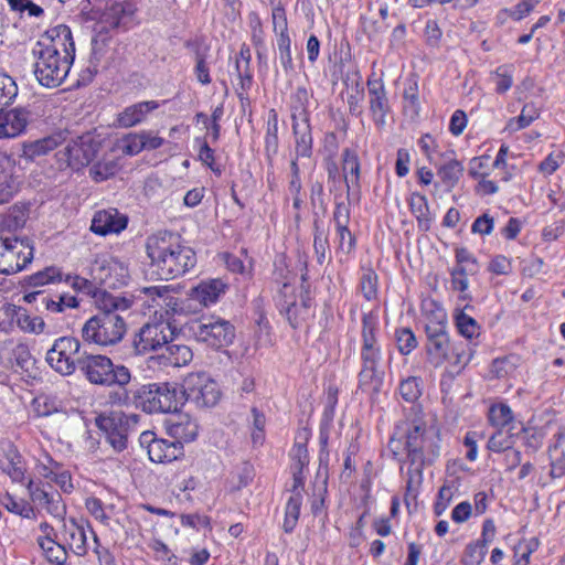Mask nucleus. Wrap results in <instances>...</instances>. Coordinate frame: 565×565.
Listing matches in <instances>:
<instances>
[{
  "label": "nucleus",
  "instance_id": "nucleus-54",
  "mask_svg": "<svg viewBox=\"0 0 565 565\" xmlns=\"http://www.w3.org/2000/svg\"><path fill=\"white\" fill-rule=\"evenodd\" d=\"M4 505L10 512L22 518L34 519L36 516L33 507L23 499L17 500L13 497L8 495Z\"/></svg>",
  "mask_w": 565,
  "mask_h": 565
},
{
  "label": "nucleus",
  "instance_id": "nucleus-13",
  "mask_svg": "<svg viewBox=\"0 0 565 565\" xmlns=\"http://www.w3.org/2000/svg\"><path fill=\"white\" fill-rule=\"evenodd\" d=\"M81 343L73 337H61L56 339L46 353V362L57 373L71 375L78 369L77 361L84 354L79 353Z\"/></svg>",
  "mask_w": 565,
  "mask_h": 565
},
{
  "label": "nucleus",
  "instance_id": "nucleus-33",
  "mask_svg": "<svg viewBox=\"0 0 565 565\" xmlns=\"http://www.w3.org/2000/svg\"><path fill=\"white\" fill-rule=\"evenodd\" d=\"M342 170L348 190H350V184H359L360 161L356 152L350 148L342 151Z\"/></svg>",
  "mask_w": 565,
  "mask_h": 565
},
{
  "label": "nucleus",
  "instance_id": "nucleus-22",
  "mask_svg": "<svg viewBox=\"0 0 565 565\" xmlns=\"http://www.w3.org/2000/svg\"><path fill=\"white\" fill-rule=\"evenodd\" d=\"M423 312L426 337L448 331L447 313L441 306L434 300H426L423 302Z\"/></svg>",
  "mask_w": 565,
  "mask_h": 565
},
{
  "label": "nucleus",
  "instance_id": "nucleus-40",
  "mask_svg": "<svg viewBox=\"0 0 565 565\" xmlns=\"http://www.w3.org/2000/svg\"><path fill=\"white\" fill-rule=\"evenodd\" d=\"M301 504H302V494L296 493L295 495L289 497V499L287 501V505H286L285 520H284L285 532L290 533L296 527L299 515H300Z\"/></svg>",
  "mask_w": 565,
  "mask_h": 565
},
{
  "label": "nucleus",
  "instance_id": "nucleus-56",
  "mask_svg": "<svg viewBox=\"0 0 565 565\" xmlns=\"http://www.w3.org/2000/svg\"><path fill=\"white\" fill-rule=\"evenodd\" d=\"M396 342L402 354L411 353L417 347V340L408 328L396 330Z\"/></svg>",
  "mask_w": 565,
  "mask_h": 565
},
{
  "label": "nucleus",
  "instance_id": "nucleus-38",
  "mask_svg": "<svg viewBox=\"0 0 565 565\" xmlns=\"http://www.w3.org/2000/svg\"><path fill=\"white\" fill-rule=\"evenodd\" d=\"M119 170L118 162L113 158H103L89 169V174L96 182H103L114 177Z\"/></svg>",
  "mask_w": 565,
  "mask_h": 565
},
{
  "label": "nucleus",
  "instance_id": "nucleus-11",
  "mask_svg": "<svg viewBox=\"0 0 565 565\" xmlns=\"http://www.w3.org/2000/svg\"><path fill=\"white\" fill-rule=\"evenodd\" d=\"M183 403H193L199 408L213 407L221 397V391L206 373H191L181 388Z\"/></svg>",
  "mask_w": 565,
  "mask_h": 565
},
{
  "label": "nucleus",
  "instance_id": "nucleus-39",
  "mask_svg": "<svg viewBox=\"0 0 565 565\" xmlns=\"http://www.w3.org/2000/svg\"><path fill=\"white\" fill-rule=\"evenodd\" d=\"M278 115L275 109H270L267 120V131L265 137V149L268 157L278 151Z\"/></svg>",
  "mask_w": 565,
  "mask_h": 565
},
{
  "label": "nucleus",
  "instance_id": "nucleus-16",
  "mask_svg": "<svg viewBox=\"0 0 565 565\" xmlns=\"http://www.w3.org/2000/svg\"><path fill=\"white\" fill-rule=\"evenodd\" d=\"M36 46V50L41 52L66 57L70 61L75 58V43L72 31L65 24H58L45 31Z\"/></svg>",
  "mask_w": 565,
  "mask_h": 565
},
{
  "label": "nucleus",
  "instance_id": "nucleus-32",
  "mask_svg": "<svg viewBox=\"0 0 565 565\" xmlns=\"http://www.w3.org/2000/svg\"><path fill=\"white\" fill-rule=\"evenodd\" d=\"M7 311L13 315L21 330L32 333L43 332L45 322L41 317H31L25 309L15 306H9Z\"/></svg>",
  "mask_w": 565,
  "mask_h": 565
},
{
  "label": "nucleus",
  "instance_id": "nucleus-44",
  "mask_svg": "<svg viewBox=\"0 0 565 565\" xmlns=\"http://www.w3.org/2000/svg\"><path fill=\"white\" fill-rule=\"evenodd\" d=\"M169 291L170 288L168 286H150L137 289L135 297L143 300L148 307H153L159 305L158 300L163 298Z\"/></svg>",
  "mask_w": 565,
  "mask_h": 565
},
{
  "label": "nucleus",
  "instance_id": "nucleus-26",
  "mask_svg": "<svg viewBox=\"0 0 565 565\" xmlns=\"http://www.w3.org/2000/svg\"><path fill=\"white\" fill-rule=\"evenodd\" d=\"M159 104L156 100L141 102L126 107L117 117L120 127L129 128L141 122L146 116L157 109Z\"/></svg>",
  "mask_w": 565,
  "mask_h": 565
},
{
  "label": "nucleus",
  "instance_id": "nucleus-18",
  "mask_svg": "<svg viewBox=\"0 0 565 565\" xmlns=\"http://www.w3.org/2000/svg\"><path fill=\"white\" fill-rule=\"evenodd\" d=\"M370 111L376 126H384L390 103L384 83L380 78L367 79Z\"/></svg>",
  "mask_w": 565,
  "mask_h": 565
},
{
  "label": "nucleus",
  "instance_id": "nucleus-46",
  "mask_svg": "<svg viewBox=\"0 0 565 565\" xmlns=\"http://www.w3.org/2000/svg\"><path fill=\"white\" fill-rule=\"evenodd\" d=\"M379 317L375 311L363 313L362 317V344L377 343L375 332L377 330Z\"/></svg>",
  "mask_w": 565,
  "mask_h": 565
},
{
  "label": "nucleus",
  "instance_id": "nucleus-50",
  "mask_svg": "<svg viewBox=\"0 0 565 565\" xmlns=\"http://www.w3.org/2000/svg\"><path fill=\"white\" fill-rule=\"evenodd\" d=\"M299 438H302L303 443L296 441L290 455L295 460L292 468H299V470H302L309 463V455L306 445L308 440V431L305 429Z\"/></svg>",
  "mask_w": 565,
  "mask_h": 565
},
{
  "label": "nucleus",
  "instance_id": "nucleus-48",
  "mask_svg": "<svg viewBox=\"0 0 565 565\" xmlns=\"http://www.w3.org/2000/svg\"><path fill=\"white\" fill-rule=\"evenodd\" d=\"M456 326L459 333L467 339H472L479 335V324L472 317L468 316L463 311L456 315Z\"/></svg>",
  "mask_w": 565,
  "mask_h": 565
},
{
  "label": "nucleus",
  "instance_id": "nucleus-2",
  "mask_svg": "<svg viewBox=\"0 0 565 565\" xmlns=\"http://www.w3.org/2000/svg\"><path fill=\"white\" fill-rule=\"evenodd\" d=\"M132 306V300L103 290L96 298L97 312L82 327L84 342L99 347L118 344L127 333V322L121 312Z\"/></svg>",
  "mask_w": 565,
  "mask_h": 565
},
{
  "label": "nucleus",
  "instance_id": "nucleus-59",
  "mask_svg": "<svg viewBox=\"0 0 565 565\" xmlns=\"http://www.w3.org/2000/svg\"><path fill=\"white\" fill-rule=\"evenodd\" d=\"M399 393L406 402H415L420 396L419 380L414 376L403 380L399 384Z\"/></svg>",
  "mask_w": 565,
  "mask_h": 565
},
{
  "label": "nucleus",
  "instance_id": "nucleus-61",
  "mask_svg": "<svg viewBox=\"0 0 565 565\" xmlns=\"http://www.w3.org/2000/svg\"><path fill=\"white\" fill-rule=\"evenodd\" d=\"M362 365L379 366L381 360V350L377 343L362 344L361 348Z\"/></svg>",
  "mask_w": 565,
  "mask_h": 565
},
{
  "label": "nucleus",
  "instance_id": "nucleus-30",
  "mask_svg": "<svg viewBox=\"0 0 565 565\" xmlns=\"http://www.w3.org/2000/svg\"><path fill=\"white\" fill-rule=\"evenodd\" d=\"M488 449L494 452L508 451L507 456L513 463H520L521 461V452L511 449L509 429L499 428L493 433L488 441Z\"/></svg>",
  "mask_w": 565,
  "mask_h": 565
},
{
  "label": "nucleus",
  "instance_id": "nucleus-51",
  "mask_svg": "<svg viewBox=\"0 0 565 565\" xmlns=\"http://www.w3.org/2000/svg\"><path fill=\"white\" fill-rule=\"evenodd\" d=\"M18 95V86L14 79L3 73H0V105H9Z\"/></svg>",
  "mask_w": 565,
  "mask_h": 565
},
{
  "label": "nucleus",
  "instance_id": "nucleus-64",
  "mask_svg": "<svg viewBox=\"0 0 565 565\" xmlns=\"http://www.w3.org/2000/svg\"><path fill=\"white\" fill-rule=\"evenodd\" d=\"M491 79L495 84V90L499 94L505 93L512 85V77L505 66L498 67Z\"/></svg>",
  "mask_w": 565,
  "mask_h": 565
},
{
  "label": "nucleus",
  "instance_id": "nucleus-15",
  "mask_svg": "<svg viewBox=\"0 0 565 565\" xmlns=\"http://www.w3.org/2000/svg\"><path fill=\"white\" fill-rule=\"evenodd\" d=\"M102 147V142L90 132L84 134L76 139L71 140L64 150L57 152L60 161H64L67 167L79 170L88 166Z\"/></svg>",
  "mask_w": 565,
  "mask_h": 565
},
{
  "label": "nucleus",
  "instance_id": "nucleus-43",
  "mask_svg": "<svg viewBox=\"0 0 565 565\" xmlns=\"http://www.w3.org/2000/svg\"><path fill=\"white\" fill-rule=\"evenodd\" d=\"M377 274L371 268L365 269L360 278V289L366 300L377 299Z\"/></svg>",
  "mask_w": 565,
  "mask_h": 565
},
{
  "label": "nucleus",
  "instance_id": "nucleus-35",
  "mask_svg": "<svg viewBox=\"0 0 565 565\" xmlns=\"http://www.w3.org/2000/svg\"><path fill=\"white\" fill-rule=\"evenodd\" d=\"M463 170L462 163L452 159L439 168L438 177L447 190L451 191L458 184L463 174Z\"/></svg>",
  "mask_w": 565,
  "mask_h": 565
},
{
  "label": "nucleus",
  "instance_id": "nucleus-19",
  "mask_svg": "<svg viewBox=\"0 0 565 565\" xmlns=\"http://www.w3.org/2000/svg\"><path fill=\"white\" fill-rule=\"evenodd\" d=\"M193 359L192 350L185 344L169 342L161 354L150 358V366L180 367L189 364Z\"/></svg>",
  "mask_w": 565,
  "mask_h": 565
},
{
  "label": "nucleus",
  "instance_id": "nucleus-62",
  "mask_svg": "<svg viewBox=\"0 0 565 565\" xmlns=\"http://www.w3.org/2000/svg\"><path fill=\"white\" fill-rule=\"evenodd\" d=\"M253 426L254 431L252 433V439L254 444H263L264 440V428L266 425V417L264 413L259 412L256 407L252 408Z\"/></svg>",
  "mask_w": 565,
  "mask_h": 565
},
{
  "label": "nucleus",
  "instance_id": "nucleus-24",
  "mask_svg": "<svg viewBox=\"0 0 565 565\" xmlns=\"http://www.w3.org/2000/svg\"><path fill=\"white\" fill-rule=\"evenodd\" d=\"M225 289L226 285L221 279H210L201 281L192 288L190 296L206 307L216 302L220 296L225 292Z\"/></svg>",
  "mask_w": 565,
  "mask_h": 565
},
{
  "label": "nucleus",
  "instance_id": "nucleus-58",
  "mask_svg": "<svg viewBox=\"0 0 565 565\" xmlns=\"http://www.w3.org/2000/svg\"><path fill=\"white\" fill-rule=\"evenodd\" d=\"M477 271L472 270L471 267L467 268L463 266L456 265L451 270V286L455 290L465 291L468 288V275H475Z\"/></svg>",
  "mask_w": 565,
  "mask_h": 565
},
{
  "label": "nucleus",
  "instance_id": "nucleus-55",
  "mask_svg": "<svg viewBox=\"0 0 565 565\" xmlns=\"http://www.w3.org/2000/svg\"><path fill=\"white\" fill-rule=\"evenodd\" d=\"M309 92L303 86L297 87L295 94L292 95V113H296L298 115V120H302V116L309 118L307 111V104L309 102Z\"/></svg>",
  "mask_w": 565,
  "mask_h": 565
},
{
  "label": "nucleus",
  "instance_id": "nucleus-29",
  "mask_svg": "<svg viewBox=\"0 0 565 565\" xmlns=\"http://www.w3.org/2000/svg\"><path fill=\"white\" fill-rule=\"evenodd\" d=\"M169 431L180 444L181 441L191 443L198 436L199 426L188 415H180L178 420L171 424Z\"/></svg>",
  "mask_w": 565,
  "mask_h": 565
},
{
  "label": "nucleus",
  "instance_id": "nucleus-41",
  "mask_svg": "<svg viewBox=\"0 0 565 565\" xmlns=\"http://www.w3.org/2000/svg\"><path fill=\"white\" fill-rule=\"evenodd\" d=\"M409 207L412 213L416 216L419 226L425 225V227L428 228L430 217L426 196L419 193H412Z\"/></svg>",
  "mask_w": 565,
  "mask_h": 565
},
{
  "label": "nucleus",
  "instance_id": "nucleus-5",
  "mask_svg": "<svg viewBox=\"0 0 565 565\" xmlns=\"http://www.w3.org/2000/svg\"><path fill=\"white\" fill-rule=\"evenodd\" d=\"M77 363L86 380L95 385L124 388L131 381L130 370L124 364H114L106 355L84 354Z\"/></svg>",
  "mask_w": 565,
  "mask_h": 565
},
{
  "label": "nucleus",
  "instance_id": "nucleus-57",
  "mask_svg": "<svg viewBox=\"0 0 565 565\" xmlns=\"http://www.w3.org/2000/svg\"><path fill=\"white\" fill-rule=\"evenodd\" d=\"M65 281L70 284L72 288L75 289L76 291H81L86 295H92L95 299L103 292H97L95 285L90 280L79 277L77 275H66Z\"/></svg>",
  "mask_w": 565,
  "mask_h": 565
},
{
  "label": "nucleus",
  "instance_id": "nucleus-3",
  "mask_svg": "<svg viewBox=\"0 0 565 565\" xmlns=\"http://www.w3.org/2000/svg\"><path fill=\"white\" fill-rule=\"evenodd\" d=\"M405 428V451L408 462L407 486H419L423 480V469L431 465L439 456V439L433 428L423 422H412Z\"/></svg>",
  "mask_w": 565,
  "mask_h": 565
},
{
  "label": "nucleus",
  "instance_id": "nucleus-6",
  "mask_svg": "<svg viewBox=\"0 0 565 565\" xmlns=\"http://www.w3.org/2000/svg\"><path fill=\"white\" fill-rule=\"evenodd\" d=\"M146 413H177L183 405V393L177 383L160 382L142 385L137 394Z\"/></svg>",
  "mask_w": 565,
  "mask_h": 565
},
{
  "label": "nucleus",
  "instance_id": "nucleus-4",
  "mask_svg": "<svg viewBox=\"0 0 565 565\" xmlns=\"http://www.w3.org/2000/svg\"><path fill=\"white\" fill-rule=\"evenodd\" d=\"M426 359L435 369L447 364L457 373L461 372L472 358L470 345L463 341L450 339L449 332L426 337Z\"/></svg>",
  "mask_w": 565,
  "mask_h": 565
},
{
  "label": "nucleus",
  "instance_id": "nucleus-8",
  "mask_svg": "<svg viewBox=\"0 0 565 565\" xmlns=\"http://www.w3.org/2000/svg\"><path fill=\"white\" fill-rule=\"evenodd\" d=\"M194 339L214 350H221L233 343L235 338L234 326L220 317H201L190 324Z\"/></svg>",
  "mask_w": 565,
  "mask_h": 565
},
{
  "label": "nucleus",
  "instance_id": "nucleus-45",
  "mask_svg": "<svg viewBox=\"0 0 565 565\" xmlns=\"http://www.w3.org/2000/svg\"><path fill=\"white\" fill-rule=\"evenodd\" d=\"M63 140V134L58 132L31 143L28 147V151L32 156H42L54 150Z\"/></svg>",
  "mask_w": 565,
  "mask_h": 565
},
{
  "label": "nucleus",
  "instance_id": "nucleus-47",
  "mask_svg": "<svg viewBox=\"0 0 565 565\" xmlns=\"http://www.w3.org/2000/svg\"><path fill=\"white\" fill-rule=\"evenodd\" d=\"M279 51V61L286 73L295 71L294 60L291 56V40L289 34H282L277 39Z\"/></svg>",
  "mask_w": 565,
  "mask_h": 565
},
{
  "label": "nucleus",
  "instance_id": "nucleus-17",
  "mask_svg": "<svg viewBox=\"0 0 565 565\" xmlns=\"http://www.w3.org/2000/svg\"><path fill=\"white\" fill-rule=\"evenodd\" d=\"M140 445L147 446L149 459L158 463L171 462L182 455L179 441L158 439L152 431H143L140 435Z\"/></svg>",
  "mask_w": 565,
  "mask_h": 565
},
{
  "label": "nucleus",
  "instance_id": "nucleus-27",
  "mask_svg": "<svg viewBox=\"0 0 565 565\" xmlns=\"http://www.w3.org/2000/svg\"><path fill=\"white\" fill-rule=\"evenodd\" d=\"M2 450L7 460L2 466V470L12 479V481L23 482L26 469L19 450L11 443L4 444Z\"/></svg>",
  "mask_w": 565,
  "mask_h": 565
},
{
  "label": "nucleus",
  "instance_id": "nucleus-21",
  "mask_svg": "<svg viewBox=\"0 0 565 565\" xmlns=\"http://www.w3.org/2000/svg\"><path fill=\"white\" fill-rule=\"evenodd\" d=\"M127 227V217L117 210H103L95 213L90 230L98 235L120 233Z\"/></svg>",
  "mask_w": 565,
  "mask_h": 565
},
{
  "label": "nucleus",
  "instance_id": "nucleus-36",
  "mask_svg": "<svg viewBox=\"0 0 565 565\" xmlns=\"http://www.w3.org/2000/svg\"><path fill=\"white\" fill-rule=\"evenodd\" d=\"M63 279L62 271L58 267L50 266L43 270L30 275L24 278V285L28 287H41L46 284H53Z\"/></svg>",
  "mask_w": 565,
  "mask_h": 565
},
{
  "label": "nucleus",
  "instance_id": "nucleus-52",
  "mask_svg": "<svg viewBox=\"0 0 565 565\" xmlns=\"http://www.w3.org/2000/svg\"><path fill=\"white\" fill-rule=\"evenodd\" d=\"M512 419V412L504 404L494 405L489 411V420L495 427L505 429Z\"/></svg>",
  "mask_w": 565,
  "mask_h": 565
},
{
  "label": "nucleus",
  "instance_id": "nucleus-12",
  "mask_svg": "<svg viewBox=\"0 0 565 565\" xmlns=\"http://www.w3.org/2000/svg\"><path fill=\"white\" fill-rule=\"evenodd\" d=\"M138 415H126L122 412H110L96 417V426L105 435L107 443L116 451L127 448L130 424H137Z\"/></svg>",
  "mask_w": 565,
  "mask_h": 565
},
{
  "label": "nucleus",
  "instance_id": "nucleus-31",
  "mask_svg": "<svg viewBox=\"0 0 565 565\" xmlns=\"http://www.w3.org/2000/svg\"><path fill=\"white\" fill-rule=\"evenodd\" d=\"M551 476L561 478L565 475V431L556 435V441L550 447Z\"/></svg>",
  "mask_w": 565,
  "mask_h": 565
},
{
  "label": "nucleus",
  "instance_id": "nucleus-63",
  "mask_svg": "<svg viewBox=\"0 0 565 565\" xmlns=\"http://www.w3.org/2000/svg\"><path fill=\"white\" fill-rule=\"evenodd\" d=\"M515 370L512 358L495 359L491 364V374L498 379L510 375Z\"/></svg>",
  "mask_w": 565,
  "mask_h": 565
},
{
  "label": "nucleus",
  "instance_id": "nucleus-25",
  "mask_svg": "<svg viewBox=\"0 0 565 565\" xmlns=\"http://www.w3.org/2000/svg\"><path fill=\"white\" fill-rule=\"evenodd\" d=\"M63 539L76 555L83 556L87 553L85 527L74 519H71L68 522L64 521Z\"/></svg>",
  "mask_w": 565,
  "mask_h": 565
},
{
  "label": "nucleus",
  "instance_id": "nucleus-37",
  "mask_svg": "<svg viewBox=\"0 0 565 565\" xmlns=\"http://www.w3.org/2000/svg\"><path fill=\"white\" fill-rule=\"evenodd\" d=\"M359 385L364 391L379 392L382 385V372L379 371V366L362 365Z\"/></svg>",
  "mask_w": 565,
  "mask_h": 565
},
{
  "label": "nucleus",
  "instance_id": "nucleus-28",
  "mask_svg": "<svg viewBox=\"0 0 565 565\" xmlns=\"http://www.w3.org/2000/svg\"><path fill=\"white\" fill-rule=\"evenodd\" d=\"M278 305L280 310L286 312L287 319L292 328L299 324L298 307L296 303L295 288L289 282H284L278 291Z\"/></svg>",
  "mask_w": 565,
  "mask_h": 565
},
{
  "label": "nucleus",
  "instance_id": "nucleus-7",
  "mask_svg": "<svg viewBox=\"0 0 565 565\" xmlns=\"http://www.w3.org/2000/svg\"><path fill=\"white\" fill-rule=\"evenodd\" d=\"M135 8L128 2H107L94 25L92 39V51L95 57L104 54L105 47L110 40L109 32L125 25L132 17Z\"/></svg>",
  "mask_w": 565,
  "mask_h": 565
},
{
  "label": "nucleus",
  "instance_id": "nucleus-34",
  "mask_svg": "<svg viewBox=\"0 0 565 565\" xmlns=\"http://www.w3.org/2000/svg\"><path fill=\"white\" fill-rule=\"evenodd\" d=\"M38 543L50 563L63 565L66 562V550L54 537H39Z\"/></svg>",
  "mask_w": 565,
  "mask_h": 565
},
{
  "label": "nucleus",
  "instance_id": "nucleus-1",
  "mask_svg": "<svg viewBox=\"0 0 565 565\" xmlns=\"http://www.w3.org/2000/svg\"><path fill=\"white\" fill-rule=\"evenodd\" d=\"M146 252L151 274L159 280L179 278L196 264L193 248L185 244L181 235L170 231H159L148 236Z\"/></svg>",
  "mask_w": 565,
  "mask_h": 565
},
{
  "label": "nucleus",
  "instance_id": "nucleus-49",
  "mask_svg": "<svg viewBox=\"0 0 565 565\" xmlns=\"http://www.w3.org/2000/svg\"><path fill=\"white\" fill-rule=\"evenodd\" d=\"M142 131L130 132L122 137L120 140V149L127 156H136L145 150V142L142 141Z\"/></svg>",
  "mask_w": 565,
  "mask_h": 565
},
{
  "label": "nucleus",
  "instance_id": "nucleus-42",
  "mask_svg": "<svg viewBox=\"0 0 565 565\" xmlns=\"http://www.w3.org/2000/svg\"><path fill=\"white\" fill-rule=\"evenodd\" d=\"M42 305H44L46 310L53 313H60L63 312L66 308H78L79 301L75 296L62 294L57 297V300L49 298L47 296H43Z\"/></svg>",
  "mask_w": 565,
  "mask_h": 565
},
{
  "label": "nucleus",
  "instance_id": "nucleus-23",
  "mask_svg": "<svg viewBox=\"0 0 565 565\" xmlns=\"http://www.w3.org/2000/svg\"><path fill=\"white\" fill-rule=\"evenodd\" d=\"M292 131L296 138L295 152L297 157L309 158L312 153V136L309 118L302 116L298 120V115L292 113Z\"/></svg>",
  "mask_w": 565,
  "mask_h": 565
},
{
  "label": "nucleus",
  "instance_id": "nucleus-60",
  "mask_svg": "<svg viewBox=\"0 0 565 565\" xmlns=\"http://www.w3.org/2000/svg\"><path fill=\"white\" fill-rule=\"evenodd\" d=\"M313 248L317 255V260L320 265L326 262L328 252V238L322 231L319 230L318 223L315 222V239Z\"/></svg>",
  "mask_w": 565,
  "mask_h": 565
},
{
  "label": "nucleus",
  "instance_id": "nucleus-53",
  "mask_svg": "<svg viewBox=\"0 0 565 565\" xmlns=\"http://www.w3.org/2000/svg\"><path fill=\"white\" fill-rule=\"evenodd\" d=\"M487 553V547L484 543L476 542L468 544L463 556H462V563L463 565H478L480 564Z\"/></svg>",
  "mask_w": 565,
  "mask_h": 565
},
{
  "label": "nucleus",
  "instance_id": "nucleus-14",
  "mask_svg": "<svg viewBox=\"0 0 565 565\" xmlns=\"http://www.w3.org/2000/svg\"><path fill=\"white\" fill-rule=\"evenodd\" d=\"M36 56L34 74L38 82L49 88L63 84L74 61L34 50Z\"/></svg>",
  "mask_w": 565,
  "mask_h": 565
},
{
  "label": "nucleus",
  "instance_id": "nucleus-20",
  "mask_svg": "<svg viewBox=\"0 0 565 565\" xmlns=\"http://www.w3.org/2000/svg\"><path fill=\"white\" fill-rule=\"evenodd\" d=\"M29 119L30 111L25 108L0 111V138L18 137L25 130Z\"/></svg>",
  "mask_w": 565,
  "mask_h": 565
},
{
  "label": "nucleus",
  "instance_id": "nucleus-9",
  "mask_svg": "<svg viewBox=\"0 0 565 565\" xmlns=\"http://www.w3.org/2000/svg\"><path fill=\"white\" fill-rule=\"evenodd\" d=\"M33 259V246L28 238L0 235V274L12 275L21 271Z\"/></svg>",
  "mask_w": 565,
  "mask_h": 565
},
{
  "label": "nucleus",
  "instance_id": "nucleus-10",
  "mask_svg": "<svg viewBox=\"0 0 565 565\" xmlns=\"http://www.w3.org/2000/svg\"><path fill=\"white\" fill-rule=\"evenodd\" d=\"M177 334V328L169 320L162 317L153 318L145 323L135 334L132 347L138 354L157 351L163 345L172 342Z\"/></svg>",
  "mask_w": 565,
  "mask_h": 565
}]
</instances>
